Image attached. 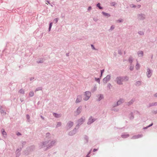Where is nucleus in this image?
<instances>
[{
  "label": "nucleus",
  "instance_id": "f257e3e1",
  "mask_svg": "<svg viewBox=\"0 0 157 157\" xmlns=\"http://www.w3.org/2000/svg\"><path fill=\"white\" fill-rule=\"evenodd\" d=\"M56 142V140L45 141L40 143V148L46 147L45 150H47L54 145Z\"/></svg>",
  "mask_w": 157,
  "mask_h": 157
},
{
  "label": "nucleus",
  "instance_id": "f03ea898",
  "mask_svg": "<svg viewBox=\"0 0 157 157\" xmlns=\"http://www.w3.org/2000/svg\"><path fill=\"white\" fill-rule=\"evenodd\" d=\"M129 77L127 76H119L116 78V82L117 83L120 85L123 84V82H126L128 80Z\"/></svg>",
  "mask_w": 157,
  "mask_h": 157
},
{
  "label": "nucleus",
  "instance_id": "7ed1b4c3",
  "mask_svg": "<svg viewBox=\"0 0 157 157\" xmlns=\"http://www.w3.org/2000/svg\"><path fill=\"white\" fill-rule=\"evenodd\" d=\"M85 119H86L85 117L82 116L81 118L78 120L77 124L76 126V127L77 128H78L79 126L85 122Z\"/></svg>",
  "mask_w": 157,
  "mask_h": 157
},
{
  "label": "nucleus",
  "instance_id": "20e7f679",
  "mask_svg": "<svg viewBox=\"0 0 157 157\" xmlns=\"http://www.w3.org/2000/svg\"><path fill=\"white\" fill-rule=\"evenodd\" d=\"M137 18L139 20H144L146 19V15L143 13H140L137 14Z\"/></svg>",
  "mask_w": 157,
  "mask_h": 157
},
{
  "label": "nucleus",
  "instance_id": "39448f33",
  "mask_svg": "<svg viewBox=\"0 0 157 157\" xmlns=\"http://www.w3.org/2000/svg\"><path fill=\"white\" fill-rule=\"evenodd\" d=\"M91 96V92L89 91H86L85 92V97L83 99L85 101H87L89 99Z\"/></svg>",
  "mask_w": 157,
  "mask_h": 157
},
{
  "label": "nucleus",
  "instance_id": "423d86ee",
  "mask_svg": "<svg viewBox=\"0 0 157 157\" xmlns=\"http://www.w3.org/2000/svg\"><path fill=\"white\" fill-rule=\"evenodd\" d=\"M97 120V118H94L93 117L91 116L89 118L87 124L88 125H90Z\"/></svg>",
  "mask_w": 157,
  "mask_h": 157
},
{
  "label": "nucleus",
  "instance_id": "0eeeda50",
  "mask_svg": "<svg viewBox=\"0 0 157 157\" xmlns=\"http://www.w3.org/2000/svg\"><path fill=\"white\" fill-rule=\"evenodd\" d=\"M82 106H80L77 110L74 112V116H77L79 115L81 113L82 110Z\"/></svg>",
  "mask_w": 157,
  "mask_h": 157
},
{
  "label": "nucleus",
  "instance_id": "6e6552de",
  "mask_svg": "<svg viewBox=\"0 0 157 157\" xmlns=\"http://www.w3.org/2000/svg\"><path fill=\"white\" fill-rule=\"evenodd\" d=\"M152 72L153 71L152 70L149 68H147L146 75L147 78H150L151 76L152 75Z\"/></svg>",
  "mask_w": 157,
  "mask_h": 157
},
{
  "label": "nucleus",
  "instance_id": "1a4fd4ad",
  "mask_svg": "<svg viewBox=\"0 0 157 157\" xmlns=\"http://www.w3.org/2000/svg\"><path fill=\"white\" fill-rule=\"evenodd\" d=\"M78 128L75 126V128L69 132L68 133V135L70 136H72L75 135L77 132V130Z\"/></svg>",
  "mask_w": 157,
  "mask_h": 157
},
{
  "label": "nucleus",
  "instance_id": "9d476101",
  "mask_svg": "<svg viewBox=\"0 0 157 157\" xmlns=\"http://www.w3.org/2000/svg\"><path fill=\"white\" fill-rule=\"evenodd\" d=\"M111 76L110 75H108L104 78L103 80V81L104 83L106 84L109 81L110 79Z\"/></svg>",
  "mask_w": 157,
  "mask_h": 157
},
{
  "label": "nucleus",
  "instance_id": "9b49d317",
  "mask_svg": "<svg viewBox=\"0 0 157 157\" xmlns=\"http://www.w3.org/2000/svg\"><path fill=\"white\" fill-rule=\"evenodd\" d=\"M74 124V123L72 121H69L67 123V130L71 128Z\"/></svg>",
  "mask_w": 157,
  "mask_h": 157
},
{
  "label": "nucleus",
  "instance_id": "f8f14e48",
  "mask_svg": "<svg viewBox=\"0 0 157 157\" xmlns=\"http://www.w3.org/2000/svg\"><path fill=\"white\" fill-rule=\"evenodd\" d=\"M82 100V96L81 95H78L77 96V98L75 101L76 103H78L80 102Z\"/></svg>",
  "mask_w": 157,
  "mask_h": 157
},
{
  "label": "nucleus",
  "instance_id": "ddd939ff",
  "mask_svg": "<svg viewBox=\"0 0 157 157\" xmlns=\"http://www.w3.org/2000/svg\"><path fill=\"white\" fill-rule=\"evenodd\" d=\"M143 137V135L142 134H139L136 135H135L133 136L131 138L132 139H136L142 137Z\"/></svg>",
  "mask_w": 157,
  "mask_h": 157
},
{
  "label": "nucleus",
  "instance_id": "4468645a",
  "mask_svg": "<svg viewBox=\"0 0 157 157\" xmlns=\"http://www.w3.org/2000/svg\"><path fill=\"white\" fill-rule=\"evenodd\" d=\"M97 97L98 98L97 101H99L104 98V95L102 94H99L97 96Z\"/></svg>",
  "mask_w": 157,
  "mask_h": 157
},
{
  "label": "nucleus",
  "instance_id": "2eb2a0df",
  "mask_svg": "<svg viewBox=\"0 0 157 157\" xmlns=\"http://www.w3.org/2000/svg\"><path fill=\"white\" fill-rule=\"evenodd\" d=\"M135 101V99L134 98H132L130 101L128 102H127V105L128 106H129L131 105H132L134 102Z\"/></svg>",
  "mask_w": 157,
  "mask_h": 157
},
{
  "label": "nucleus",
  "instance_id": "dca6fc26",
  "mask_svg": "<svg viewBox=\"0 0 157 157\" xmlns=\"http://www.w3.org/2000/svg\"><path fill=\"white\" fill-rule=\"evenodd\" d=\"M124 100L123 98H120L117 102V105H119L124 102Z\"/></svg>",
  "mask_w": 157,
  "mask_h": 157
},
{
  "label": "nucleus",
  "instance_id": "f3484780",
  "mask_svg": "<svg viewBox=\"0 0 157 157\" xmlns=\"http://www.w3.org/2000/svg\"><path fill=\"white\" fill-rule=\"evenodd\" d=\"M21 150V149H17L16 151V157H19V156L20 155V151Z\"/></svg>",
  "mask_w": 157,
  "mask_h": 157
},
{
  "label": "nucleus",
  "instance_id": "a211bd4d",
  "mask_svg": "<svg viewBox=\"0 0 157 157\" xmlns=\"http://www.w3.org/2000/svg\"><path fill=\"white\" fill-rule=\"evenodd\" d=\"M137 54L139 57H142L144 56V52L142 51H139L137 52Z\"/></svg>",
  "mask_w": 157,
  "mask_h": 157
},
{
  "label": "nucleus",
  "instance_id": "6ab92c4d",
  "mask_svg": "<svg viewBox=\"0 0 157 157\" xmlns=\"http://www.w3.org/2000/svg\"><path fill=\"white\" fill-rule=\"evenodd\" d=\"M128 134H127L126 133H123L121 135V137L123 138H126L129 136Z\"/></svg>",
  "mask_w": 157,
  "mask_h": 157
},
{
  "label": "nucleus",
  "instance_id": "aec40b11",
  "mask_svg": "<svg viewBox=\"0 0 157 157\" xmlns=\"http://www.w3.org/2000/svg\"><path fill=\"white\" fill-rule=\"evenodd\" d=\"M84 140L85 144L87 143L89 141V137L86 135H85L84 136Z\"/></svg>",
  "mask_w": 157,
  "mask_h": 157
},
{
  "label": "nucleus",
  "instance_id": "412c9836",
  "mask_svg": "<svg viewBox=\"0 0 157 157\" xmlns=\"http://www.w3.org/2000/svg\"><path fill=\"white\" fill-rule=\"evenodd\" d=\"M1 132L3 137H6L7 136V133L3 128L2 129Z\"/></svg>",
  "mask_w": 157,
  "mask_h": 157
},
{
  "label": "nucleus",
  "instance_id": "4be33fe9",
  "mask_svg": "<svg viewBox=\"0 0 157 157\" xmlns=\"http://www.w3.org/2000/svg\"><path fill=\"white\" fill-rule=\"evenodd\" d=\"M2 106L0 105V112L1 114H2L3 115H5L6 114V112H5L4 110L2 109Z\"/></svg>",
  "mask_w": 157,
  "mask_h": 157
},
{
  "label": "nucleus",
  "instance_id": "5701e85b",
  "mask_svg": "<svg viewBox=\"0 0 157 157\" xmlns=\"http://www.w3.org/2000/svg\"><path fill=\"white\" fill-rule=\"evenodd\" d=\"M45 137L46 139H49L51 138V135L50 133L49 132L47 133L46 134Z\"/></svg>",
  "mask_w": 157,
  "mask_h": 157
},
{
  "label": "nucleus",
  "instance_id": "b1692460",
  "mask_svg": "<svg viewBox=\"0 0 157 157\" xmlns=\"http://www.w3.org/2000/svg\"><path fill=\"white\" fill-rule=\"evenodd\" d=\"M53 116L56 118H59L61 116L60 114H59L56 113H53Z\"/></svg>",
  "mask_w": 157,
  "mask_h": 157
},
{
  "label": "nucleus",
  "instance_id": "393cba45",
  "mask_svg": "<svg viewBox=\"0 0 157 157\" xmlns=\"http://www.w3.org/2000/svg\"><path fill=\"white\" fill-rule=\"evenodd\" d=\"M157 105V102H155L154 103H150L149 105L147 106L148 107H150L153 106H156Z\"/></svg>",
  "mask_w": 157,
  "mask_h": 157
},
{
  "label": "nucleus",
  "instance_id": "a878e982",
  "mask_svg": "<svg viewBox=\"0 0 157 157\" xmlns=\"http://www.w3.org/2000/svg\"><path fill=\"white\" fill-rule=\"evenodd\" d=\"M111 110L114 112H117L119 111V109L118 108H116L115 107H112V108L111 109Z\"/></svg>",
  "mask_w": 157,
  "mask_h": 157
},
{
  "label": "nucleus",
  "instance_id": "bb28decb",
  "mask_svg": "<svg viewBox=\"0 0 157 157\" xmlns=\"http://www.w3.org/2000/svg\"><path fill=\"white\" fill-rule=\"evenodd\" d=\"M129 116H130L129 117V118L130 119L132 120L134 119V116L133 113L132 112H131L129 114Z\"/></svg>",
  "mask_w": 157,
  "mask_h": 157
},
{
  "label": "nucleus",
  "instance_id": "cd10ccee",
  "mask_svg": "<svg viewBox=\"0 0 157 157\" xmlns=\"http://www.w3.org/2000/svg\"><path fill=\"white\" fill-rule=\"evenodd\" d=\"M102 13L103 15L105 16H107L108 17H110V15L109 14L105 12H102Z\"/></svg>",
  "mask_w": 157,
  "mask_h": 157
},
{
  "label": "nucleus",
  "instance_id": "c85d7f7f",
  "mask_svg": "<svg viewBox=\"0 0 157 157\" xmlns=\"http://www.w3.org/2000/svg\"><path fill=\"white\" fill-rule=\"evenodd\" d=\"M133 58L132 56H130L128 59V61L129 63H130V64H132L133 62Z\"/></svg>",
  "mask_w": 157,
  "mask_h": 157
},
{
  "label": "nucleus",
  "instance_id": "c756f323",
  "mask_svg": "<svg viewBox=\"0 0 157 157\" xmlns=\"http://www.w3.org/2000/svg\"><path fill=\"white\" fill-rule=\"evenodd\" d=\"M34 92L32 91H30L29 94V97H32L34 96Z\"/></svg>",
  "mask_w": 157,
  "mask_h": 157
},
{
  "label": "nucleus",
  "instance_id": "7c9ffc66",
  "mask_svg": "<svg viewBox=\"0 0 157 157\" xmlns=\"http://www.w3.org/2000/svg\"><path fill=\"white\" fill-rule=\"evenodd\" d=\"M140 67V65L138 63V61H137V63L136 66V69L137 70H138Z\"/></svg>",
  "mask_w": 157,
  "mask_h": 157
},
{
  "label": "nucleus",
  "instance_id": "2f4dec72",
  "mask_svg": "<svg viewBox=\"0 0 157 157\" xmlns=\"http://www.w3.org/2000/svg\"><path fill=\"white\" fill-rule=\"evenodd\" d=\"M141 82L140 81H137L135 83V85L137 86H140L141 85Z\"/></svg>",
  "mask_w": 157,
  "mask_h": 157
},
{
  "label": "nucleus",
  "instance_id": "473e14b6",
  "mask_svg": "<svg viewBox=\"0 0 157 157\" xmlns=\"http://www.w3.org/2000/svg\"><path fill=\"white\" fill-rule=\"evenodd\" d=\"M44 59H41L40 60L37 61V62L38 63H42L44 62Z\"/></svg>",
  "mask_w": 157,
  "mask_h": 157
},
{
  "label": "nucleus",
  "instance_id": "72a5a7b5",
  "mask_svg": "<svg viewBox=\"0 0 157 157\" xmlns=\"http://www.w3.org/2000/svg\"><path fill=\"white\" fill-rule=\"evenodd\" d=\"M19 92L22 94H24L25 93V91L24 90L22 89H21L19 91Z\"/></svg>",
  "mask_w": 157,
  "mask_h": 157
},
{
  "label": "nucleus",
  "instance_id": "f704fd0d",
  "mask_svg": "<svg viewBox=\"0 0 157 157\" xmlns=\"http://www.w3.org/2000/svg\"><path fill=\"white\" fill-rule=\"evenodd\" d=\"M94 79L99 84H100V78H95Z\"/></svg>",
  "mask_w": 157,
  "mask_h": 157
},
{
  "label": "nucleus",
  "instance_id": "c9c22d12",
  "mask_svg": "<svg viewBox=\"0 0 157 157\" xmlns=\"http://www.w3.org/2000/svg\"><path fill=\"white\" fill-rule=\"evenodd\" d=\"M42 89V87H38L35 90V91L36 92L39 90H41Z\"/></svg>",
  "mask_w": 157,
  "mask_h": 157
},
{
  "label": "nucleus",
  "instance_id": "e433bc0d",
  "mask_svg": "<svg viewBox=\"0 0 157 157\" xmlns=\"http://www.w3.org/2000/svg\"><path fill=\"white\" fill-rule=\"evenodd\" d=\"M52 25V22H50L49 23V28H48V31H50L51 30V29Z\"/></svg>",
  "mask_w": 157,
  "mask_h": 157
},
{
  "label": "nucleus",
  "instance_id": "4c0bfd02",
  "mask_svg": "<svg viewBox=\"0 0 157 157\" xmlns=\"http://www.w3.org/2000/svg\"><path fill=\"white\" fill-rule=\"evenodd\" d=\"M97 6L100 9H103L102 7L100 6V3H98L97 4Z\"/></svg>",
  "mask_w": 157,
  "mask_h": 157
},
{
  "label": "nucleus",
  "instance_id": "58836bf2",
  "mask_svg": "<svg viewBox=\"0 0 157 157\" xmlns=\"http://www.w3.org/2000/svg\"><path fill=\"white\" fill-rule=\"evenodd\" d=\"M115 28V26L114 25H112L111 26L110 29L109 30V31H112Z\"/></svg>",
  "mask_w": 157,
  "mask_h": 157
},
{
  "label": "nucleus",
  "instance_id": "ea45409f",
  "mask_svg": "<svg viewBox=\"0 0 157 157\" xmlns=\"http://www.w3.org/2000/svg\"><path fill=\"white\" fill-rule=\"evenodd\" d=\"M26 118L27 119V121L28 122H29L30 121V117L29 115L28 114H27L26 115Z\"/></svg>",
  "mask_w": 157,
  "mask_h": 157
},
{
  "label": "nucleus",
  "instance_id": "a19ab883",
  "mask_svg": "<svg viewBox=\"0 0 157 157\" xmlns=\"http://www.w3.org/2000/svg\"><path fill=\"white\" fill-rule=\"evenodd\" d=\"M134 66L132 65V64H130V65L129 67V69L130 71H132L133 70Z\"/></svg>",
  "mask_w": 157,
  "mask_h": 157
},
{
  "label": "nucleus",
  "instance_id": "79ce46f5",
  "mask_svg": "<svg viewBox=\"0 0 157 157\" xmlns=\"http://www.w3.org/2000/svg\"><path fill=\"white\" fill-rule=\"evenodd\" d=\"M61 125V122H58L57 123V125L56 126V128H57L60 126Z\"/></svg>",
  "mask_w": 157,
  "mask_h": 157
},
{
  "label": "nucleus",
  "instance_id": "37998d69",
  "mask_svg": "<svg viewBox=\"0 0 157 157\" xmlns=\"http://www.w3.org/2000/svg\"><path fill=\"white\" fill-rule=\"evenodd\" d=\"M58 20H59L58 18H55L53 20V22L55 23L56 24L58 22Z\"/></svg>",
  "mask_w": 157,
  "mask_h": 157
},
{
  "label": "nucleus",
  "instance_id": "c03bdc74",
  "mask_svg": "<svg viewBox=\"0 0 157 157\" xmlns=\"http://www.w3.org/2000/svg\"><path fill=\"white\" fill-rule=\"evenodd\" d=\"M138 33L140 35H144V33L142 31H139L138 32Z\"/></svg>",
  "mask_w": 157,
  "mask_h": 157
},
{
  "label": "nucleus",
  "instance_id": "a18cd8bd",
  "mask_svg": "<svg viewBox=\"0 0 157 157\" xmlns=\"http://www.w3.org/2000/svg\"><path fill=\"white\" fill-rule=\"evenodd\" d=\"M91 47L92 48V49L94 50H97V49H96V48H95L94 47V45L93 44H91Z\"/></svg>",
  "mask_w": 157,
  "mask_h": 157
},
{
  "label": "nucleus",
  "instance_id": "49530a36",
  "mask_svg": "<svg viewBox=\"0 0 157 157\" xmlns=\"http://www.w3.org/2000/svg\"><path fill=\"white\" fill-rule=\"evenodd\" d=\"M115 4L116 3L114 2H113L110 3L111 6H115Z\"/></svg>",
  "mask_w": 157,
  "mask_h": 157
},
{
  "label": "nucleus",
  "instance_id": "de8ad7c7",
  "mask_svg": "<svg viewBox=\"0 0 157 157\" xmlns=\"http://www.w3.org/2000/svg\"><path fill=\"white\" fill-rule=\"evenodd\" d=\"M118 106V105H117V102L116 103H115L113 104L112 105V107H116Z\"/></svg>",
  "mask_w": 157,
  "mask_h": 157
},
{
  "label": "nucleus",
  "instance_id": "09e8293b",
  "mask_svg": "<svg viewBox=\"0 0 157 157\" xmlns=\"http://www.w3.org/2000/svg\"><path fill=\"white\" fill-rule=\"evenodd\" d=\"M123 21V20L121 19H120L117 21V22L119 23L122 22Z\"/></svg>",
  "mask_w": 157,
  "mask_h": 157
},
{
  "label": "nucleus",
  "instance_id": "8fccbe9b",
  "mask_svg": "<svg viewBox=\"0 0 157 157\" xmlns=\"http://www.w3.org/2000/svg\"><path fill=\"white\" fill-rule=\"evenodd\" d=\"M93 20L95 22H96L97 21H98V19L97 17H94L93 18Z\"/></svg>",
  "mask_w": 157,
  "mask_h": 157
},
{
  "label": "nucleus",
  "instance_id": "3c124183",
  "mask_svg": "<svg viewBox=\"0 0 157 157\" xmlns=\"http://www.w3.org/2000/svg\"><path fill=\"white\" fill-rule=\"evenodd\" d=\"M130 6L131 7H132V8H135L136 7V5H135L134 4H131V5H130Z\"/></svg>",
  "mask_w": 157,
  "mask_h": 157
},
{
  "label": "nucleus",
  "instance_id": "603ef678",
  "mask_svg": "<svg viewBox=\"0 0 157 157\" xmlns=\"http://www.w3.org/2000/svg\"><path fill=\"white\" fill-rule=\"evenodd\" d=\"M26 142L25 141H23L22 142V146L23 147V146L25 144Z\"/></svg>",
  "mask_w": 157,
  "mask_h": 157
},
{
  "label": "nucleus",
  "instance_id": "864d4df0",
  "mask_svg": "<svg viewBox=\"0 0 157 157\" xmlns=\"http://www.w3.org/2000/svg\"><path fill=\"white\" fill-rule=\"evenodd\" d=\"M91 7L90 6H89L88 8V11H89L91 9Z\"/></svg>",
  "mask_w": 157,
  "mask_h": 157
},
{
  "label": "nucleus",
  "instance_id": "5fc2aeb1",
  "mask_svg": "<svg viewBox=\"0 0 157 157\" xmlns=\"http://www.w3.org/2000/svg\"><path fill=\"white\" fill-rule=\"evenodd\" d=\"M118 54H119L121 55L122 54V52H121V50H118Z\"/></svg>",
  "mask_w": 157,
  "mask_h": 157
},
{
  "label": "nucleus",
  "instance_id": "6e6d98bb",
  "mask_svg": "<svg viewBox=\"0 0 157 157\" xmlns=\"http://www.w3.org/2000/svg\"><path fill=\"white\" fill-rule=\"evenodd\" d=\"M16 134H17V136H21V134L20 132H17V133Z\"/></svg>",
  "mask_w": 157,
  "mask_h": 157
},
{
  "label": "nucleus",
  "instance_id": "4d7b16f0",
  "mask_svg": "<svg viewBox=\"0 0 157 157\" xmlns=\"http://www.w3.org/2000/svg\"><path fill=\"white\" fill-rule=\"evenodd\" d=\"M111 86V85L110 83H109L108 84V87L109 89L110 88Z\"/></svg>",
  "mask_w": 157,
  "mask_h": 157
},
{
  "label": "nucleus",
  "instance_id": "13d9d810",
  "mask_svg": "<svg viewBox=\"0 0 157 157\" xmlns=\"http://www.w3.org/2000/svg\"><path fill=\"white\" fill-rule=\"evenodd\" d=\"M104 69H103V70H101V74H102L104 72Z\"/></svg>",
  "mask_w": 157,
  "mask_h": 157
},
{
  "label": "nucleus",
  "instance_id": "bf43d9fd",
  "mask_svg": "<svg viewBox=\"0 0 157 157\" xmlns=\"http://www.w3.org/2000/svg\"><path fill=\"white\" fill-rule=\"evenodd\" d=\"M34 79V77H32L30 78V81H32Z\"/></svg>",
  "mask_w": 157,
  "mask_h": 157
},
{
  "label": "nucleus",
  "instance_id": "052dcab7",
  "mask_svg": "<svg viewBox=\"0 0 157 157\" xmlns=\"http://www.w3.org/2000/svg\"><path fill=\"white\" fill-rule=\"evenodd\" d=\"M153 113L155 114H156L157 113V110L154 111H153Z\"/></svg>",
  "mask_w": 157,
  "mask_h": 157
},
{
  "label": "nucleus",
  "instance_id": "680f3d73",
  "mask_svg": "<svg viewBox=\"0 0 157 157\" xmlns=\"http://www.w3.org/2000/svg\"><path fill=\"white\" fill-rule=\"evenodd\" d=\"M141 6L140 5H138L137 6H136L138 8H139L141 7Z\"/></svg>",
  "mask_w": 157,
  "mask_h": 157
},
{
  "label": "nucleus",
  "instance_id": "e2e57ef3",
  "mask_svg": "<svg viewBox=\"0 0 157 157\" xmlns=\"http://www.w3.org/2000/svg\"><path fill=\"white\" fill-rule=\"evenodd\" d=\"M98 149H93V152H94L98 151Z\"/></svg>",
  "mask_w": 157,
  "mask_h": 157
},
{
  "label": "nucleus",
  "instance_id": "0e129e2a",
  "mask_svg": "<svg viewBox=\"0 0 157 157\" xmlns=\"http://www.w3.org/2000/svg\"><path fill=\"white\" fill-rule=\"evenodd\" d=\"M153 125V123H152L151 124H150L148 126V127H149L152 126Z\"/></svg>",
  "mask_w": 157,
  "mask_h": 157
},
{
  "label": "nucleus",
  "instance_id": "69168bd1",
  "mask_svg": "<svg viewBox=\"0 0 157 157\" xmlns=\"http://www.w3.org/2000/svg\"><path fill=\"white\" fill-rule=\"evenodd\" d=\"M93 90L94 91H95L96 90V87L95 86H94L93 88Z\"/></svg>",
  "mask_w": 157,
  "mask_h": 157
},
{
  "label": "nucleus",
  "instance_id": "338daca9",
  "mask_svg": "<svg viewBox=\"0 0 157 157\" xmlns=\"http://www.w3.org/2000/svg\"><path fill=\"white\" fill-rule=\"evenodd\" d=\"M154 96L155 97H157V93L154 94Z\"/></svg>",
  "mask_w": 157,
  "mask_h": 157
},
{
  "label": "nucleus",
  "instance_id": "774afa93",
  "mask_svg": "<svg viewBox=\"0 0 157 157\" xmlns=\"http://www.w3.org/2000/svg\"><path fill=\"white\" fill-rule=\"evenodd\" d=\"M40 117H41V118L42 119H43V120H44V117L43 116H40Z\"/></svg>",
  "mask_w": 157,
  "mask_h": 157
}]
</instances>
